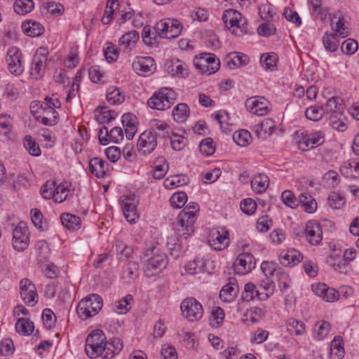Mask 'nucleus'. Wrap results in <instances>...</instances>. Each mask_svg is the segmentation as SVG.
Masks as SVG:
<instances>
[{"label":"nucleus","instance_id":"f257e3e1","mask_svg":"<svg viewBox=\"0 0 359 359\" xmlns=\"http://www.w3.org/2000/svg\"><path fill=\"white\" fill-rule=\"evenodd\" d=\"M198 211H199L198 204L196 202H190L178 215L173 225L174 230L179 238L187 239L194 233V224L197 219L196 213Z\"/></svg>","mask_w":359,"mask_h":359},{"label":"nucleus","instance_id":"f03ea898","mask_svg":"<svg viewBox=\"0 0 359 359\" xmlns=\"http://www.w3.org/2000/svg\"><path fill=\"white\" fill-rule=\"evenodd\" d=\"M141 260L147 277L156 276L165 269L168 259L165 253L159 252L156 248H149L144 252Z\"/></svg>","mask_w":359,"mask_h":359},{"label":"nucleus","instance_id":"7ed1b4c3","mask_svg":"<svg viewBox=\"0 0 359 359\" xmlns=\"http://www.w3.org/2000/svg\"><path fill=\"white\" fill-rule=\"evenodd\" d=\"M222 20L226 27L236 36H240L247 32V20L236 10H226L222 15Z\"/></svg>","mask_w":359,"mask_h":359},{"label":"nucleus","instance_id":"20e7f679","mask_svg":"<svg viewBox=\"0 0 359 359\" xmlns=\"http://www.w3.org/2000/svg\"><path fill=\"white\" fill-rule=\"evenodd\" d=\"M103 306L102 299L97 294H92L81 299L76 309L79 317L83 320L95 316Z\"/></svg>","mask_w":359,"mask_h":359},{"label":"nucleus","instance_id":"39448f33","mask_svg":"<svg viewBox=\"0 0 359 359\" xmlns=\"http://www.w3.org/2000/svg\"><path fill=\"white\" fill-rule=\"evenodd\" d=\"M177 98L175 92L170 88H161L148 100L147 104L151 109L165 110L170 107Z\"/></svg>","mask_w":359,"mask_h":359},{"label":"nucleus","instance_id":"423d86ee","mask_svg":"<svg viewBox=\"0 0 359 359\" xmlns=\"http://www.w3.org/2000/svg\"><path fill=\"white\" fill-rule=\"evenodd\" d=\"M180 309L183 316L189 321L198 320L203 315L201 304L194 297L184 299L181 303Z\"/></svg>","mask_w":359,"mask_h":359},{"label":"nucleus","instance_id":"0eeeda50","mask_svg":"<svg viewBox=\"0 0 359 359\" xmlns=\"http://www.w3.org/2000/svg\"><path fill=\"white\" fill-rule=\"evenodd\" d=\"M48 54V50L44 47H39L36 50L31 67V75L34 78L38 79L43 75L46 66Z\"/></svg>","mask_w":359,"mask_h":359},{"label":"nucleus","instance_id":"6e6552de","mask_svg":"<svg viewBox=\"0 0 359 359\" xmlns=\"http://www.w3.org/2000/svg\"><path fill=\"white\" fill-rule=\"evenodd\" d=\"M29 233L25 222H20L13 231V246L18 251H22L28 246Z\"/></svg>","mask_w":359,"mask_h":359},{"label":"nucleus","instance_id":"1a4fd4ad","mask_svg":"<svg viewBox=\"0 0 359 359\" xmlns=\"http://www.w3.org/2000/svg\"><path fill=\"white\" fill-rule=\"evenodd\" d=\"M20 58L21 53L18 48L12 46L8 50L6 56L8 69L12 74L15 76L20 75L23 72Z\"/></svg>","mask_w":359,"mask_h":359},{"label":"nucleus","instance_id":"9d476101","mask_svg":"<svg viewBox=\"0 0 359 359\" xmlns=\"http://www.w3.org/2000/svg\"><path fill=\"white\" fill-rule=\"evenodd\" d=\"M245 104L248 111L257 116H264L269 111V102L264 97H250L246 100Z\"/></svg>","mask_w":359,"mask_h":359},{"label":"nucleus","instance_id":"9b49d317","mask_svg":"<svg viewBox=\"0 0 359 359\" xmlns=\"http://www.w3.org/2000/svg\"><path fill=\"white\" fill-rule=\"evenodd\" d=\"M20 296L23 302L33 306L37 302L38 295L35 285L28 278L20 282Z\"/></svg>","mask_w":359,"mask_h":359},{"label":"nucleus","instance_id":"f8f14e48","mask_svg":"<svg viewBox=\"0 0 359 359\" xmlns=\"http://www.w3.org/2000/svg\"><path fill=\"white\" fill-rule=\"evenodd\" d=\"M157 146V134L155 131H144L137 141V147L144 154L151 153Z\"/></svg>","mask_w":359,"mask_h":359},{"label":"nucleus","instance_id":"ddd939ff","mask_svg":"<svg viewBox=\"0 0 359 359\" xmlns=\"http://www.w3.org/2000/svg\"><path fill=\"white\" fill-rule=\"evenodd\" d=\"M133 69L140 75H149L156 69L154 60L151 57H137L132 64Z\"/></svg>","mask_w":359,"mask_h":359},{"label":"nucleus","instance_id":"4468645a","mask_svg":"<svg viewBox=\"0 0 359 359\" xmlns=\"http://www.w3.org/2000/svg\"><path fill=\"white\" fill-rule=\"evenodd\" d=\"M229 232L223 231L220 232L218 229L211 230L208 236L210 245L216 250L225 249L229 243Z\"/></svg>","mask_w":359,"mask_h":359},{"label":"nucleus","instance_id":"2eb2a0df","mask_svg":"<svg viewBox=\"0 0 359 359\" xmlns=\"http://www.w3.org/2000/svg\"><path fill=\"white\" fill-rule=\"evenodd\" d=\"M234 266L238 273L245 274L255 267V259L250 253H242L237 257Z\"/></svg>","mask_w":359,"mask_h":359},{"label":"nucleus","instance_id":"dca6fc26","mask_svg":"<svg viewBox=\"0 0 359 359\" xmlns=\"http://www.w3.org/2000/svg\"><path fill=\"white\" fill-rule=\"evenodd\" d=\"M323 232L318 223L309 221L305 227V236L307 241L312 245L319 244L323 239Z\"/></svg>","mask_w":359,"mask_h":359},{"label":"nucleus","instance_id":"f3484780","mask_svg":"<svg viewBox=\"0 0 359 359\" xmlns=\"http://www.w3.org/2000/svg\"><path fill=\"white\" fill-rule=\"evenodd\" d=\"M324 141L323 133L321 131H318L305 135L302 140L299 141L298 147L302 151H306L321 145Z\"/></svg>","mask_w":359,"mask_h":359},{"label":"nucleus","instance_id":"a211bd4d","mask_svg":"<svg viewBox=\"0 0 359 359\" xmlns=\"http://www.w3.org/2000/svg\"><path fill=\"white\" fill-rule=\"evenodd\" d=\"M239 292L238 285L235 278H229V283L226 284L219 292V297L222 301L231 302L238 296Z\"/></svg>","mask_w":359,"mask_h":359},{"label":"nucleus","instance_id":"6ab92c4d","mask_svg":"<svg viewBox=\"0 0 359 359\" xmlns=\"http://www.w3.org/2000/svg\"><path fill=\"white\" fill-rule=\"evenodd\" d=\"M255 298H257L260 301H264L269 298V295L263 294V292H261L259 288H258L254 283H246L244 287V291L241 294V300L249 302Z\"/></svg>","mask_w":359,"mask_h":359},{"label":"nucleus","instance_id":"aec40b11","mask_svg":"<svg viewBox=\"0 0 359 359\" xmlns=\"http://www.w3.org/2000/svg\"><path fill=\"white\" fill-rule=\"evenodd\" d=\"M166 69L172 76L184 78L189 74L187 65L178 59L172 60L168 62Z\"/></svg>","mask_w":359,"mask_h":359},{"label":"nucleus","instance_id":"412c9836","mask_svg":"<svg viewBox=\"0 0 359 359\" xmlns=\"http://www.w3.org/2000/svg\"><path fill=\"white\" fill-rule=\"evenodd\" d=\"M109 164L104 160L95 157L90 159L89 162V170L98 178L104 177L107 170Z\"/></svg>","mask_w":359,"mask_h":359},{"label":"nucleus","instance_id":"4be33fe9","mask_svg":"<svg viewBox=\"0 0 359 359\" xmlns=\"http://www.w3.org/2000/svg\"><path fill=\"white\" fill-rule=\"evenodd\" d=\"M105 353L103 359H111L118 354L123 347L122 341L119 338H113L109 342H104Z\"/></svg>","mask_w":359,"mask_h":359},{"label":"nucleus","instance_id":"5701e85b","mask_svg":"<svg viewBox=\"0 0 359 359\" xmlns=\"http://www.w3.org/2000/svg\"><path fill=\"white\" fill-rule=\"evenodd\" d=\"M139 33L137 31H130L123 34L119 39V46L123 50L128 53L139 39Z\"/></svg>","mask_w":359,"mask_h":359},{"label":"nucleus","instance_id":"b1692460","mask_svg":"<svg viewBox=\"0 0 359 359\" xmlns=\"http://www.w3.org/2000/svg\"><path fill=\"white\" fill-rule=\"evenodd\" d=\"M123 212L126 220L130 223H135L137 218L136 210V203L129 198H126L122 201Z\"/></svg>","mask_w":359,"mask_h":359},{"label":"nucleus","instance_id":"393cba45","mask_svg":"<svg viewBox=\"0 0 359 359\" xmlns=\"http://www.w3.org/2000/svg\"><path fill=\"white\" fill-rule=\"evenodd\" d=\"M226 61L229 68L233 69L246 65L249 59L246 55L235 52L230 53L226 58Z\"/></svg>","mask_w":359,"mask_h":359},{"label":"nucleus","instance_id":"a878e982","mask_svg":"<svg viewBox=\"0 0 359 359\" xmlns=\"http://www.w3.org/2000/svg\"><path fill=\"white\" fill-rule=\"evenodd\" d=\"M269 179L266 175L257 174L251 180V187L257 194L264 193L268 188Z\"/></svg>","mask_w":359,"mask_h":359},{"label":"nucleus","instance_id":"bb28decb","mask_svg":"<svg viewBox=\"0 0 359 359\" xmlns=\"http://www.w3.org/2000/svg\"><path fill=\"white\" fill-rule=\"evenodd\" d=\"M323 109L324 113H331V114L338 113L341 116H343L344 106L340 97H332L327 101Z\"/></svg>","mask_w":359,"mask_h":359},{"label":"nucleus","instance_id":"cd10ccee","mask_svg":"<svg viewBox=\"0 0 359 359\" xmlns=\"http://www.w3.org/2000/svg\"><path fill=\"white\" fill-rule=\"evenodd\" d=\"M22 29L27 36L31 37L39 36L44 32L43 27L35 21L24 22L22 25Z\"/></svg>","mask_w":359,"mask_h":359},{"label":"nucleus","instance_id":"c85d7f7f","mask_svg":"<svg viewBox=\"0 0 359 359\" xmlns=\"http://www.w3.org/2000/svg\"><path fill=\"white\" fill-rule=\"evenodd\" d=\"M298 202L304 210L308 213H313L317 209V202L313 197L308 193H302L299 196Z\"/></svg>","mask_w":359,"mask_h":359},{"label":"nucleus","instance_id":"c756f323","mask_svg":"<svg viewBox=\"0 0 359 359\" xmlns=\"http://www.w3.org/2000/svg\"><path fill=\"white\" fill-rule=\"evenodd\" d=\"M344 354L342 338L335 337L330 346V359H343Z\"/></svg>","mask_w":359,"mask_h":359},{"label":"nucleus","instance_id":"7c9ffc66","mask_svg":"<svg viewBox=\"0 0 359 359\" xmlns=\"http://www.w3.org/2000/svg\"><path fill=\"white\" fill-rule=\"evenodd\" d=\"M331 27L338 36L345 38L349 35L348 28L344 25V20L336 15L331 19Z\"/></svg>","mask_w":359,"mask_h":359},{"label":"nucleus","instance_id":"2f4dec72","mask_svg":"<svg viewBox=\"0 0 359 359\" xmlns=\"http://www.w3.org/2000/svg\"><path fill=\"white\" fill-rule=\"evenodd\" d=\"M139 276V264L137 262H129L123 267L122 277L128 281L137 278Z\"/></svg>","mask_w":359,"mask_h":359},{"label":"nucleus","instance_id":"473e14b6","mask_svg":"<svg viewBox=\"0 0 359 359\" xmlns=\"http://www.w3.org/2000/svg\"><path fill=\"white\" fill-rule=\"evenodd\" d=\"M62 225L69 230H75L80 227L81 219L69 213H63L60 216Z\"/></svg>","mask_w":359,"mask_h":359},{"label":"nucleus","instance_id":"72a5a7b5","mask_svg":"<svg viewBox=\"0 0 359 359\" xmlns=\"http://www.w3.org/2000/svg\"><path fill=\"white\" fill-rule=\"evenodd\" d=\"M15 330L19 334L27 336L34 332V325L27 318H19L15 323Z\"/></svg>","mask_w":359,"mask_h":359},{"label":"nucleus","instance_id":"f704fd0d","mask_svg":"<svg viewBox=\"0 0 359 359\" xmlns=\"http://www.w3.org/2000/svg\"><path fill=\"white\" fill-rule=\"evenodd\" d=\"M133 300L132 295H126L122 299L114 302L113 311L118 314L126 313L131 308L130 305Z\"/></svg>","mask_w":359,"mask_h":359},{"label":"nucleus","instance_id":"c9c22d12","mask_svg":"<svg viewBox=\"0 0 359 359\" xmlns=\"http://www.w3.org/2000/svg\"><path fill=\"white\" fill-rule=\"evenodd\" d=\"M287 329L291 334L300 336L304 334L306 325L304 322L290 318L287 320Z\"/></svg>","mask_w":359,"mask_h":359},{"label":"nucleus","instance_id":"e433bc0d","mask_svg":"<svg viewBox=\"0 0 359 359\" xmlns=\"http://www.w3.org/2000/svg\"><path fill=\"white\" fill-rule=\"evenodd\" d=\"M104 344H96L93 343H86L85 346V352L86 355L90 358H95L101 356L105 353Z\"/></svg>","mask_w":359,"mask_h":359},{"label":"nucleus","instance_id":"4c0bfd02","mask_svg":"<svg viewBox=\"0 0 359 359\" xmlns=\"http://www.w3.org/2000/svg\"><path fill=\"white\" fill-rule=\"evenodd\" d=\"M323 43L327 51L334 52L338 49L339 45L337 34L325 33L323 37Z\"/></svg>","mask_w":359,"mask_h":359},{"label":"nucleus","instance_id":"58836bf2","mask_svg":"<svg viewBox=\"0 0 359 359\" xmlns=\"http://www.w3.org/2000/svg\"><path fill=\"white\" fill-rule=\"evenodd\" d=\"M34 7L32 0H16L13 9L18 15H25L33 10Z\"/></svg>","mask_w":359,"mask_h":359},{"label":"nucleus","instance_id":"ea45409f","mask_svg":"<svg viewBox=\"0 0 359 359\" xmlns=\"http://www.w3.org/2000/svg\"><path fill=\"white\" fill-rule=\"evenodd\" d=\"M155 164L156 168L153 171V177L155 179L161 180L165 176L168 169V165L163 157L158 158L155 161Z\"/></svg>","mask_w":359,"mask_h":359},{"label":"nucleus","instance_id":"a19ab883","mask_svg":"<svg viewBox=\"0 0 359 359\" xmlns=\"http://www.w3.org/2000/svg\"><path fill=\"white\" fill-rule=\"evenodd\" d=\"M189 114V107L185 103L178 104L172 110V116L177 121L182 122Z\"/></svg>","mask_w":359,"mask_h":359},{"label":"nucleus","instance_id":"79ce46f5","mask_svg":"<svg viewBox=\"0 0 359 359\" xmlns=\"http://www.w3.org/2000/svg\"><path fill=\"white\" fill-rule=\"evenodd\" d=\"M278 60V56L274 53H264L260 57V62L265 69H271L273 71Z\"/></svg>","mask_w":359,"mask_h":359},{"label":"nucleus","instance_id":"37998d69","mask_svg":"<svg viewBox=\"0 0 359 359\" xmlns=\"http://www.w3.org/2000/svg\"><path fill=\"white\" fill-rule=\"evenodd\" d=\"M224 318V310L219 306L214 307L211 311V316L210 317V323L212 327H219L223 323Z\"/></svg>","mask_w":359,"mask_h":359},{"label":"nucleus","instance_id":"c03bdc74","mask_svg":"<svg viewBox=\"0 0 359 359\" xmlns=\"http://www.w3.org/2000/svg\"><path fill=\"white\" fill-rule=\"evenodd\" d=\"M251 134L246 130H240L233 135V140L236 144L241 147H245L251 140Z\"/></svg>","mask_w":359,"mask_h":359},{"label":"nucleus","instance_id":"a18cd8bd","mask_svg":"<svg viewBox=\"0 0 359 359\" xmlns=\"http://www.w3.org/2000/svg\"><path fill=\"white\" fill-rule=\"evenodd\" d=\"M198 58L205 61L208 63V65L210 66V73H215L219 68L220 62L219 60H216L215 55L212 53H201Z\"/></svg>","mask_w":359,"mask_h":359},{"label":"nucleus","instance_id":"49530a36","mask_svg":"<svg viewBox=\"0 0 359 359\" xmlns=\"http://www.w3.org/2000/svg\"><path fill=\"white\" fill-rule=\"evenodd\" d=\"M173 21L174 19H168L166 21L161 20L157 22L154 29L156 30L158 35L167 39L169 29L173 25Z\"/></svg>","mask_w":359,"mask_h":359},{"label":"nucleus","instance_id":"de8ad7c7","mask_svg":"<svg viewBox=\"0 0 359 359\" xmlns=\"http://www.w3.org/2000/svg\"><path fill=\"white\" fill-rule=\"evenodd\" d=\"M259 13L262 19L266 22L272 21L276 15L274 7L270 4H262L259 9Z\"/></svg>","mask_w":359,"mask_h":359},{"label":"nucleus","instance_id":"09e8293b","mask_svg":"<svg viewBox=\"0 0 359 359\" xmlns=\"http://www.w3.org/2000/svg\"><path fill=\"white\" fill-rule=\"evenodd\" d=\"M86 342L104 344V342H106V337L102 330H94L88 335Z\"/></svg>","mask_w":359,"mask_h":359},{"label":"nucleus","instance_id":"8fccbe9b","mask_svg":"<svg viewBox=\"0 0 359 359\" xmlns=\"http://www.w3.org/2000/svg\"><path fill=\"white\" fill-rule=\"evenodd\" d=\"M24 146L32 156H39L41 154V149L39 145L30 135H26L25 137Z\"/></svg>","mask_w":359,"mask_h":359},{"label":"nucleus","instance_id":"3c124183","mask_svg":"<svg viewBox=\"0 0 359 359\" xmlns=\"http://www.w3.org/2000/svg\"><path fill=\"white\" fill-rule=\"evenodd\" d=\"M107 100L111 104H120L124 101V96L118 88H109L107 93Z\"/></svg>","mask_w":359,"mask_h":359},{"label":"nucleus","instance_id":"603ef678","mask_svg":"<svg viewBox=\"0 0 359 359\" xmlns=\"http://www.w3.org/2000/svg\"><path fill=\"white\" fill-rule=\"evenodd\" d=\"M170 201L172 207L181 208L187 203V196L185 192H177L171 196Z\"/></svg>","mask_w":359,"mask_h":359},{"label":"nucleus","instance_id":"864d4df0","mask_svg":"<svg viewBox=\"0 0 359 359\" xmlns=\"http://www.w3.org/2000/svg\"><path fill=\"white\" fill-rule=\"evenodd\" d=\"M324 114L323 107H317L314 106L307 108L305 111L306 118L313 121H317L321 119Z\"/></svg>","mask_w":359,"mask_h":359},{"label":"nucleus","instance_id":"5fc2aeb1","mask_svg":"<svg viewBox=\"0 0 359 359\" xmlns=\"http://www.w3.org/2000/svg\"><path fill=\"white\" fill-rule=\"evenodd\" d=\"M328 205L333 209H340L345 204V198L339 194L333 192L327 198Z\"/></svg>","mask_w":359,"mask_h":359},{"label":"nucleus","instance_id":"6e6d98bb","mask_svg":"<svg viewBox=\"0 0 359 359\" xmlns=\"http://www.w3.org/2000/svg\"><path fill=\"white\" fill-rule=\"evenodd\" d=\"M330 124L332 127L339 131H344L346 129V124L344 122V116H341L339 114H332L330 116Z\"/></svg>","mask_w":359,"mask_h":359},{"label":"nucleus","instance_id":"4d7b16f0","mask_svg":"<svg viewBox=\"0 0 359 359\" xmlns=\"http://www.w3.org/2000/svg\"><path fill=\"white\" fill-rule=\"evenodd\" d=\"M278 287L281 292H285L290 286V279L288 274L283 271H278L276 273Z\"/></svg>","mask_w":359,"mask_h":359},{"label":"nucleus","instance_id":"13d9d810","mask_svg":"<svg viewBox=\"0 0 359 359\" xmlns=\"http://www.w3.org/2000/svg\"><path fill=\"white\" fill-rule=\"evenodd\" d=\"M204 264L201 260L189 261L185 266L186 271L191 275L197 274L203 271Z\"/></svg>","mask_w":359,"mask_h":359},{"label":"nucleus","instance_id":"bf43d9fd","mask_svg":"<svg viewBox=\"0 0 359 359\" xmlns=\"http://www.w3.org/2000/svg\"><path fill=\"white\" fill-rule=\"evenodd\" d=\"M240 205L241 210L248 215H252L257 208V203L250 198L243 199Z\"/></svg>","mask_w":359,"mask_h":359},{"label":"nucleus","instance_id":"052dcab7","mask_svg":"<svg viewBox=\"0 0 359 359\" xmlns=\"http://www.w3.org/2000/svg\"><path fill=\"white\" fill-rule=\"evenodd\" d=\"M199 149L203 154L205 156L212 155L215 152L212 139L208 137L203 140L200 143Z\"/></svg>","mask_w":359,"mask_h":359},{"label":"nucleus","instance_id":"680f3d73","mask_svg":"<svg viewBox=\"0 0 359 359\" xmlns=\"http://www.w3.org/2000/svg\"><path fill=\"white\" fill-rule=\"evenodd\" d=\"M330 323L327 321L322 320L316 323L314 331L316 332L318 339H322L327 336L330 331Z\"/></svg>","mask_w":359,"mask_h":359},{"label":"nucleus","instance_id":"e2e57ef3","mask_svg":"<svg viewBox=\"0 0 359 359\" xmlns=\"http://www.w3.org/2000/svg\"><path fill=\"white\" fill-rule=\"evenodd\" d=\"M167 246L170 250V254L171 256L177 258L180 255L182 250V245L177 242L175 238H169L167 241Z\"/></svg>","mask_w":359,"mask_h":359},{"label":"nucleus","instance_id":"0e129e2a","mask_svg":"<svg viewBox=\"0 0 359 359\" xmlns=\"http://www.w3.org/2000/svg\"><path fill=\"white\" fill-rule=\"evenodd\" d=\"M358 49V43L353 39L345 40L341 46V51L346 55L353 54Z\"/></svg>","mask_w":359,"mask_h":359},{"label":"nucleus","instance_id":"69168bd1","mask_svg":"<svg viewBox=\"0 0 359 359\" xmlns=\"http://www.w3.org/2000/svg\"><path fill=\"white\" fill-rule=\"evenodd\" d=\"M43 9H46L47 11L55 16H58L64 11V7L60 4H56L54 1H50L43 5Z\"/></svg>","mask_w":359,"mask_h":359},{"label":"nucleus","instance_id":"338daca9","mask_svg":"<svg viewBox=\"0 0 359 359\" xmlns=\"http://www.w3.org/2000/svg\"><path fill=\"white\" fill-rule=\"evenodd\" d=\"M187 182L185 179H180L179 175L168 177L164 180L163 185L166 189H173L175 187L182 186Z\"/></svg>","mask_w":359,"mask_h":359},{"label":"nucleus","instance_id":"774afa93","mask_svg":"<svg viewBox=\"0 0 359 359\" xmlns=\"http://www.w3.org/2000/svg\"><path fill=\"white\" fill-rule=\"evenodd\" d=\"M281 198L285 205L291 208H294L298 205V201L290 190H285L282 193Z\"/></svg>","mask_w":359,"mask_h":359}]
</instances>
